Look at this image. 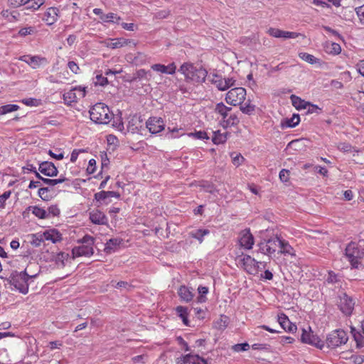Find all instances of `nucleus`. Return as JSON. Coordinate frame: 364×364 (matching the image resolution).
Wrapping results in <instances>:
<instances>
[{
  "label": "nucleus",
  "mask_w": 364,
  "mask_h": 364,
  "mask_svg": "<svg viewBox=\"0 0 364 364\" xmlns=\"http://www.w3.org/2000/svg\"><path fill=\"white\" fill-rule=\"evenodd\" d=\"M72 259L68 253L60 252L54 256V262L57 268H63L70 263V260Z\"/></svg>",
  "instance_id": "393cba45"
},
{
  "label": "nucleus",
  "mask_w": 364,
  "mask_h": 364,
  "mask_svg": "<svg viewBox=\"0 0 364 364\" xmlns=\"http://www.w3.org/2000/svg\"><path fill=\"white\" fill-rule=\"evenodd\" d=\"M190 136H192L193 138L197 139H208L209 136L205 132L198 131L194 133L190 134Z\"/></svg>",
  "instance_id": "13d9d810"
},
{
  "label": "nucleus",
  "mask_w": 364,
  "mask_h": 364,
  "mask_svg": "<svg viewBox=\"0 0 364 364\" xmlns=\"http://www.w3.org/2000/svg\"><path fill=\"white\" fill-rule=\"evenodd\" d=\"M151 69L154 71L166 73V65L161 63H156L151 65Z\"/></svg>",
  "instance_id": "0e129e2a"
},
{
  "label": "nucleus",
  "mask_w": 364,
  "mask_h": 364,
  "mask_svg": "<svg viewBox=\"0 0 364 364\" xmlns=\"http://www.w3.org/2000/svg\"><path fill=\"white\" fill-rule=\"evenodd\" d=\"M36 173V176L43 181V182L48 185H50L51 186H54L60 183H62L64 181V178H58V179H51V178H43L39 173L35 171Z\"/></svg>",
  "instance_id": "09e8293b"
},
{
  "label": "nucleus",
  "mask_w": 364,
  "mask_h": 364,
  "mask_svg": "<svg viewBox=\"0 0 364 364\" xmlns=\"http://www.w3.org/2000/svg\"><path fill=\"white\" fill-rule=\"evenodd\" d=\"M281 244V237L275 236L269 240H264L259 245L260 251L268 256L274 255L279 250Z\"/></svg>",
  "instance_id": "9b49d317"
},
{
  "label": "nucleus",
  "mask_w": 364,
  "mask_h": 364,
  "mask_svg": "<svg viewBox=\"0 0 364 364\" xmlns=\"http://www.w3.org/2000/svg\"><path fill=\"white\" fill-rule=\"evenodd\" d=\"M100 20L105 23H119L121 21V18L116 14L108 13L107 14L102 15Z\"/></svg>",
  "instance_id": "58836bf2"
},
{
  "label": "nucleus",
  "mask_w": 364,
  "mask_h": 364,
  "mask_svg": "<svg viewBox=\"0 0 364 364\" xmlns=\"http://www.w3.org/2000/svg\"><path fill=\"white\" fill-rule=\"evenodd\" d=\"M301 341L303 343L314 346L318 349H322L324 346V342L314 331L309 326L306 328L301 329Z\"/></svg>",
  "instance_id": "6e6552de"
},
{
  "label": "nucleus",
  "mask_w": 364,
  "mask_h": 364,
  "mask_svg": "<svg viewBox=\"0 0 364 364\" xmlns=\"http://www.w3.org/2000/svg\"><path fill=\"white\" fill-rule=\"evenodd\" d=\"M109 197H115L118 198L120 197V194L116 191H101L95 194V198L98 201L105 200L106 198Z\"/></svg>",
  "instance_id": "2f4dec72"
},
{
  "label": "nucleus",
  "mask_w": 364,
  "mask_h": 364,
  "mask_svg": "<svg viewBox=\"0 0 364 364\" xmlns=\"http://www.w3.org/2000/svg\"><path fill=\"white\" fill-rule=\"evenodd\" d=\"M45 241H50L53 243H58L62 240V235L56 229H50L43 233Z\"/></svg>",
  "instance_id": "a878e982"
},
{
  "label": "nucleus",
  "mask_w": 364,
  "mask_h": 364,
  "mask_svg": "<svg viewBox=\"0 0 364 364\" xmlns=\"http://www.w3.org/2000/svg\"><path fill=\"white\" fill-rule=\"evenodd\" d=\"M19 109V105H16V104H7L6 105H1L0 107V116L16 112Z\"/></svg>",
  "instance_id": "ea45409f"
},
{
  "label": "nucleus",
  "mask_w": 364,
  "mask_h": 364,
  "mask_svg": "<svg viewBox=\"0 0 364 364\" xmlns=\"http://www.w3.org/2000/svg\"><path fill=\"white\" fill-rule=\"evenodd\" d=\"M348 337L344 330H334L326 338V345L330 348H336L347 343Z\"/></svg>",
  "instance_id": "9d476101"
},
{
  "label": "nucleus",
  "mask_w": 364,
  "mask_h": 364,
  "mask_svg": "<svg viewBox=\"0 0 364 364\" xmlns=\"http://www.w3.org/2000/svg\"><path fill=\"white\" fill-rule=\"evenodd\" d=\"M21 102L26 106H40L41 105V101L37 98H24Z\"/></svg>",
  "instance_id": "603ef678"
},
{
  "label": "nucleus",
  "mask_w": 364,
  "mask_h": 364,
  "mask_svg": "<svg viewBox=\"0 0 364 364\" xmlns=\"http://www.w3.org/2000/svg\"><path fill=\"white\" fill-rule=\"evenodd\" d=\"M210 234V231L207 229H198L189 233V236L198 240L201 244L203 242V237Z\"/></svg>",
  "instance_id": "f704fd0d"
},
{
  "label": "nucleus",
  "mask_w": 364,
  "mask_h": 364,
  "mask_svg": "<svg viewBox=\"0 0 364 364\" xmlns=\"http://www.w3.org/2000/svg\"><path fill=\"white\" fill-rule=\"evenodd\" d=\"M48 214V218L50 215H53V217H56L60 214V210L58 208V205H53L50 206L47 210Z\"/></svg>",
  "instance_id": "4d7b16f0"
},
{
  "label": "nucleus",
  "mask_w": 364,
  "mask_h": 364,
  "mask_svg": "<svg viewBox=\"0 0 364 364\" xmlns=\"http://www.w3.org/2000/svg\"><path fill=\"white\" fill-rule=\"evenodd\" d=\"M279 178L282 182L287 183L289 179V171L287 169H282L279 173Z\"/></svg>",
  "instance_id": "bf43d9fd"
},
{
  "label": "nucleus",
  "mask_w": 364,
  "mask_h": 364,
  "mask_svg": "<svg viewBox=\"0 0 364 364\" xmlns=\"http://www.w3.org/2000/svg\"><path fill=\"white\" fill-rule=\"evenodd\" d=\"M68 68L75 74L78 73L80 68L74 61H68Z\"/></svg>",
  "instance_id": "338daca9"
},
{
  "label": "nucleus",
  "mask_w": 364,
  "mask_h": 364,
  "mask_svg": "<svg viewBox=\"0 0 364 364\" xmlns=\"http://www.w3.org/2000/svg\"><path fill=\"white\" fill-rule=\"evenodd\" d=\"M351 333L356 342L357 346L361 348L364 345V336L360 331H357L355 327H351Z\"/></svg>",
  "instance_id": "a19ab883"
},
{
  "label": "nucleus",
  "mask_w": 364,
  "mask_h": 364,
  "mask_svg": "<svg viewBox=\"0 0 364 364\" xmlns=\"http://www.w3.org/2000/svg\"><path fill=\"white\" fill-rule=\"evenodd\" d=\"M89 220L92 224L97 225H107L108 223L106 215L99 209H93L90 211Z\"/></svg>",
  "instance_id": "a211bd4d"
},
{
  "label": "nucleus",
  "mask_w": 364,
  "mask_h": 364,
  "mask_svg": "<svg viewBox=\"0 0 364 364\" xmlns=\"http://www.w3.org/2000/svg\"><path fill=\"white\" fill-rule=\"evenodd\" d=\"M105 47L111 49L120 48L127 46H136V43L133 40L124 38H109L102 43Z\"/></svg>",
  "instance_id": "4468645a"
},
{
  "label": "nucleus",
  "mask_w": 364,
  "mask_h": 364,
  "mask_svg": "<svg viewBox=\"0 0 364 364\" xmlns=\"http://www.w3.org/2000/svg\"><path fill=\"white\" fill-rule=\"evenodd\" d=\"M213 81L216 87L220 90H227L235 83V80L233 77L222 78L218 75H215Z\"/></svg>",
  "instance_id": "b1692460"
},
{
  "label": "nucleus",
  "mask_w": 364,
  "mask_h": 364,
  "mask_svg": "<svg viewBox=\"0 0 364 364\" xmlns=\"http://www.w3.org/2000/svg\"><path fill=\"white\" fill-rule=\"evenodd\" d=\"M49 191L50 190L48 188H41L38 190V195L43 200H48L50 198Z\"/></svg>",
  "instance_id": "6e6d98bb"
},
{
  "label": "nucleus",
  "mask_w": 364,
  "mask_h": 364,
  "mask_svg": "<svg viewBox=\"0 0 364 364\" xmlns=\"http://www.w3.org/2000/svg\"><path fill=\"white\" fill-rule=\"evenodd\" d=\"M357 15L362 23H364V5L356 9Z\"/></svg>",
  "instance_id": "774afa93"
},
{
  "label": "nucleus",
  "mask_w": 364,
  "mask_h": 364,
  "mask_svg": "<svg viewBox=\"0 0 364 364\" xmlns=\"http://www.w3.org/2000/svg\"><path fill=\"white\" fill-rule=\"evenodd\" d=\"M267 33L274 38H296L299 33L295 32L284 31L277 28H270Z\"/></svg>",
  "instance_id": "4be33fe9"
},
{
  "label": "nucleus",
  "mask_w": 364,
  "mask_h": 364,
  "mask_svg": "<svg viewBox=\"0 0 364 364\" xmlns=\"http://www.w3.org/2000/svg\"><path fill=\"white\" fill-rule=\"evenodd\" d=\"M279 254L284 256L295 257L296 253L294 248L289 244L288 241H286L282 237L280 240V247H279Z\"/></svg>",
  "instance_id": "cd10ccee"
},
{
  "label": "nucleus",
  "mask_w": 364,
  "mask_h": 364,
  "mask_svg": "<svg viewBox=\"0 0 364 364\" xmlns=\"http://www.w3.org/2000/svg\"><path fill=\"white\" fill-rule=\"evenodd\" d=\"M29 210H32V213L38 218L41 220H45V218H48V213L46 209L39 207L38 205L29 206Z\"/></svg>",
  "instance_id": "e433bc0d"
},
{
  "label": "nucleus",
  "mask_w": 364,
  "mask_h": 364,
  "mask_svg": "<svg viewBox=\"0 0 364 364\" xmlns=\"http://www.w3.org/2000/svg\"><path fill=\"white\" fill-rule=\"evenodd\" d=\"M146 126L150 133L153 134H156L161 132L166 127L164 120L161 117H150L147 120Z\"/></svg>",
  "instance_id": "dca6fc26"
},
{
  "label": "nucleus",
  "mask_w": 364,
  "mask_h": 364,
  "mask_svg": "<svg viewBox=\"0 0 364 364\" xmlns=\"http://www.w3.org/2000/svg\"><path fill=\"white\" fill-rule=\"evenodd\" d=\"M32 240L31 241L32 245L35 247H40L45 241L43 234L32 235Z\"/></svg>",
  "instance_id": "8fccbe9b"
},
{
  "label": "nucleus",
  "mask_w": 364,
  "mask_h": 364,
  "mask_svg": "<svg viewBox=\"0 0 364 364\" xmlns=\"http://www.w3.org/2000/svg\"><path fill=\"white\" fill-rule=\"evenodd\" d=\"M38 33V30L35 26H26L24 28H21L18 31V36L21 37H26L30 35H36Z\"/></svg>",
  "instance_id": "79ce46f5"
},
{
  "label": "nucleus",
  "mask_w": 364,
  "mask_h": 364,
  "mask_svg": "<svg viewBox=\"0 0 364 364\" xmlns=\"http://www.w3.org/2000/svg\"><path fill=\"white\" fill-rule=\"evenodd\" d=\"M122 243L121 239L114 238L109 240L106 244L105 247V251L106 253H111L117 250V248Z\"/></svg>",
  "instance_id": "c9c22d12"
},
{
  "label": "nucleus",
  "mask_w": 364,
  "mask_h": 364,
  "mask_svg": "<svg viewBox=\"0 0 364 364\" xmlns=\"http://www.w3.org/2000/svg\"><path fill=\"white\" fill-rule=\"evenodd\" d=\"M277 321L282 326V328L287 332H294L296 329L295 324L292 323L287 314L280 313L277 315Z\"/></svg>",
  "instance_id": "5701e85b"
},
{
  "label": "nucleus",
  "mask_w": 364,
  "mask_h": 364,
  "mask_svg": "<svg viewBox=\"0 0 364 364\" xmlns=\"http://www.w3.org/2000/svg\"><path fill=\"white\" fill-rule=\"evenodd\" d=\"M338 148L339 150H341L343 152H353V148L352 147V146L347 143H341L338 146Z\"/></svg>",
  "instance_id": "680f3d73"
},
{
  "label": "nucleus",
  "mask_w": 364,
  "mask_h": 364,
  "mask_svg": "<svg viewBox=\"0 0 364 364\" xmlns=\"http://www.w3.org/2000/svg\"><path fill=\"white\" fill-rule=\"evenodd\" d=\"M355 301L352 297L343 293L340 296L339 308L346 315H350L354 309Z\"/></svg>",
  "instance_id": "f3484780"
},
{
  "label": "nucleus",
  "mask_w": 364,
  "mask_h": 364,
  "mask_svg": "<svg viewBox=\"0 0 364 364\" xmlns=\"http://www.w3.org/2000/svg\"><path fill=\"white\" fill-rule=\"evenodd\" d=\"M290 100L292 106L296 110H301V109H307L308 105H310V102H307V101L301 100L300 97L295 95H291Z\"/></svg>",
  "instance_id": "7c9ffc66"
},
{
  "label": "nucleus",
  "mask_w": 364,
  "mask_h": 364,
  "mask_svg": "<svg viewBox=\"0 0 364 364\" xmlns=\"http://www.w3.org/2000/svg\"><path fill=\"white\" fill-rule=\"evenodd\" d=\"M86 94V87L83 86H75L63 95V100L65 105L70 106L73 103H77L80 99H82Z\"/></svg>",
  "instance_id": "1a4fd4ad"
},
{
  "label": "nucleus",
  "mask_w": 364,
  "mask_h": 364,
  "mask_svg": "<svg viewBox=\"0 0 364 364\" xmlns=\"http://www.w3.org/2000/svg\"><path fill=\"white\" fill-rule=\"evenodd\" d=\"M255 109V105H252L250 102H246L245 105H240V110L244 114H251L254 112Z\"/></svg>",
  "instance_id": "3c124183"
},
{
  "label": "nucleus",
  "mask_w": 364,
  "mask_h": 364,
  "mask_svg": "<svg viewBox=\"0 0 364 364\" xmlns=\"http://www.w3.org/2000/svg\"><path fill=\"white\" fill-rule=\"evenodd\" d=\"M205 309H203L202 308H200V307H196L194 308V314H195V316L198 318V319H203L205 316Z\"/></svg>",
  "instance_id": "052dcab7"
},
{
  "label": "nucleus",
  "mask_w": 364,
  "mask_h": 364,
  "mask_svg": "<svg viewBox=\"0 0 364 364\" xmlns=\"http://www.w3.org/2000/svg\"><path fill=\"white\" fill-rule=\"evenodd\" d=\"M198 296L197 297V301L198 303H204L206 301V294L208 293V288L204 286H199L198 287Z\"/></svg>",
  "instance_id": "c03bdc74"
},
{
  "label": "nucleus",
  "mask_w": 364,
  "mask_h": 364,
  "mask_svg": "<svg viewBox=\"0 0 364 364\" xmlns=\"http://www.w3.org/2000/svg\"><path fill=\"white\" fill-rule=\"evenodd\" d=\"M176 66L174 63H171L168 65H165V73L173 75L176 72Z\"/></svg>",
  "instance_id": "69168bd1"
},
{
  "label": "nucleus",
  "mask_w": 364,
  "mask_h": 364,
  "mask_svg": "<svg viewBox=\"0 0 364 364\" xmlns=\"http://www.w3.org/2000/svg\"><path fill=\"white\" fill-rule=\"evenodd\" d=\"M60 13L57 7H50L44 13L43 21L48 26H53L59 19Z\"/></svg>",
  "instance_id": "aec40b11"
},
{
  "label": "nucleus",
  "mask_w": 364,
  "mask_h": 364,
  "mask_svg": "<svg viewBox=\"0 0 364 364\" xmlns=\"http://www.w3.org/2000/svg\"><path fill=\"white\" fill-rule=\"evenodd\" d=\"M299 57L310 64H315L317 63V59L313 55L305 52L299 53Z\"/></svg>",
  "instance_id": "de8ad7c7"
},
{
  "label": "nucleus",
  "mask_w": 364,
  "mask_h": 364,
  "mask_svg": "<svg viewBox=\"0 0 364 364\" xmlns=\"http://www.w3.org/2000/svg\"><path fill=\"white\" fill-rule=\"evenodd\" d=\"M178 71L183 75L184 80L187 83L193 85L203 82L207 74L206 70L201 66L191 62L182 63Z\"/></svg>",
  "instance_id": "f257e3e1"
},
{
  "label": "nucleus",
  "mask_w": 364,
  "mask_h": 364,
  "mask_svg": "<svg viewBox=\"0 0 364 364\" xmlns=\"http://www.w3.org/2000/svg\"><path fill=\"white\" fill-rule=\"evenodd\" d=\"M227 135H228L227 132H221L220 131L214 132L213 137H212V141L215 144H224L227 141Z\"/></svg>",
  "instance_id": "4c0bfd02"
},
{
  "label": "nucleus",
  "mask_w": 364,
  "mask_h": 364,
  "mask_svg": "<svg viewBox=\"0 0 364 364\" xmlns=\"http://www.w3.org/2000/svg\"><path fill=\"white\" fill-rule=\"evenodd\" d=\"M345 255L352 267L357 269L360 264V259L364 257V247L351 242L346 247Z\"/></svg>",
  "instance_id": "423d86ee"
},
{
  "label": "nucleus",
  "mask_w": 364,
  "mask_h": 364,
  "mask_svg": "<svg viewBox=\"0 0 364 364\" xmlns=\"http://www.w3.org/2000/svg\"><path fill=\"white\" fill-rule=\"evenodd\" d=\"M37 274L29 275L27 269L24 271L18 272H15L10 277V283L19 292L26 294L29 289V280L35 278Z\"/></svg>",
  "instance_id": "20e7f679"
},
{
  "label": "nucleus",
  "mask_w": 364,
  "mask_h": 364,
  "mask_svg": "<svg viewBox=\"0 0 364 364\" xmlns=\"http://www.w3.org/2000/svg\"><path fill=\"white\" fill-rule=\"evenodd\" d=\"M238 242L242 248L247 250L252 249L255 244V238L250 229H245L240 232Z\"/></svg>",
  "instance_id": "2eb2a0df"
},
{
  "label": "nucleus",
  "mask_w": 364,
  "mask_h": 364,
  "mask_svg": "<svg viewBox=\"0 0 364 364\" xmlns=\"http://www.w3.org/2000/svg\"><path fill=\"white\" fill-rule=\"evenodd\" d=\"M77 245L72 249V259L76 257H90L94 254L95 238L86 235L77 241Z\"/></svg>",
  "instance_id": "7ed1b4c3"
},
{
  "label": "nucleus",
  "mask_w": 364,
  "mask_h": 364,
  "mask_svg": "<svg viewBox=\"0 0 364 364\" xmlns=\"http://www.w3.org/2000/svg\"><path fill=\"white\" fill-rule=\"evenodd\" d=\"M326 49L328 53L333 55H338L341 52V47L338 43H328L326 45Z\"/></svg>",
  "instance_id": "a18cd8bd"
},
{
  "label": "nucleus",
  "mask_w": 364,
  "mask_h": 364,
  "mask_svg": "<svg viewBox=\"0 0 364 364\" xmlns=\"http://www.w3.org/2000/svg\"><path fill=\"white\" fill-rule=\"evenodd\" d=\"M39 170L42 173L48 176H54L58 174V168L50 161H43L40 164Z\"/></svg>",
  "instance_id": "412c9836"
},
{
  "label": "nucleus",
  "mask_w": 364,
  "mask_h": 364,
  "mask_svg": "<svg viewBox=\"0 0 364 364\" xmlns=\"http://www.w3.org/2000/svg\"><path fill=\"white\" fill-rule=\"evenodd\" d=\"M229 318L225 315H221L220 317L215 322V327L217 329H225L228 324Z\"/></svg>",
  "instance_id": "49530a36"
},
{
  "label": "nucleus",
  "mask_w": 364,
  "mask_h": 364,
  "mask_svg": "<svg viewBox=\"0 0 364 364\" xmlns=\"http://www.w3.org/2000/svg\"><path fill=\"white\" fill-rule=\"evenodd\" d=\"M90 119L100 124H109L114 117L113 113L109 108L103 102H97L90 108L89 112Z\"/></svg>",
  "instance_id": "f03ea898"
},
{
  "label": "nucleus",
  "mask_w": 364,
  "mask_h": 364,
  "mask_svg": "<svg viewBox=\"0 0 364 364\" xmlns=\"http://www.w3.org/2000/svg\"><path fill=\"white\" fill-rule=\"evenodd\" d=\"M178 364H209L208 361L198 355L187 354L177 359Z\"/></svg>",
  "instance_id": "6ab92c4d"
},
{
  "label": "nucleus",
  "mask_w": 364,
  "mask_h": 364,
  "mask_svg": "<svg viewBox=\"0 0 364 364\" xmlns=\"http://www.w3.org/2000/svg\"><path fill=\"white\" fill-rule=\"evenodd\" d=\"M43 0H20L17 6H24L26 9L38 10L43 4Z\"/></svg>",
  "instance_id": "c85d7f7f"
},
{
  "label": "nucleus",
  "mask_w": 364,
  "mask_h": 364,
  "mask_svg": "<svg viewBox=\"0 0 364 364\" xmlns=\"http://www.w3.org/2000/svg\"><path fill=\"white\" fill-rule=\"evenodd\" d=\"M300 122V117L299 114H293L290 118H286L280 122V127L282 129H288L295 127Z\"/></svg>",
  "instance_id": "c756f323"
},
{
  "label": "nucleus",
  "mask_w": 364,
  "mask_h": 364,
  "mask_svg": "<svg viewBox=\"0 0 364 364\" xmlns=\"http://www.w3.org/2000/svg\"><path fill=\"white\" fill-rule=\"evenodd\" d=\"M20 60L26 63L33 69H38L48 64V60L46 57L40 55H26L20 57Z\"/></svg>",
  "instance_id": "ddd939ff"
},
{
  "label": "nucleus",
  "mask_w": 364,
  "mask_h": 364,
  "mask_svg": "<svg viewBox=\"0 0 364 364\" xmlns=\"http://www.w3.org/2000/svg\"><path fill=\"white\" fill-rule=\"evenodd\" d=\"M177 293L181 300L185 302L191 301L194 296L192 290L185 285L179 287Z\"/></svg>",
  "instance_id": "bb28decb"
},
{
  "label": "nucleus",
  "mask_w": 364,
  "mask_h": 364,
  "mask_svg": "<svg viewBox=\"0 0 364 364\" xmlns=\"http://www.w3.org/2000/svg\"><path fill=\"white\" fill-rule=\"evenodd\" d=\"M241 267L249 274L255 275L259 271V264L261 262H257L251 256L245 255L240 259Z\"/></svg>",
  "instance_id": "f8f14e48"
},
{
  "label": "nucleus",
  "mask_w": 364,
  "mask_h": 364,
  "mask_svg": "<svg viewBox=\"0 0 364 364\" xmlns=\"http://www.w3.org/2000/svg\"><path fill=\"white\" fill-rule=\"evenodd\" d=\"M246 89L242 87H236L230 89L226 94L225 101L232 106H239L246 99Z\"/></svg>",
  "instance_id": "0eeeda50"
},
{
  "label": "nucleus",
  "mask_w": 364,
  "mask_h": 364,
  "mask_svg": "<svg viewBox=\"0 0 364 364\" xmlns=\"http://www.w3.org/2000/svg\"><path fill=\"white\" fill-rule=\"evenodd\" d=\"M1 15L9 22H14L18 19V13L11 11L9 10H4L1 12Z\"/></svg>",
  "instance_id": "37998d69"
},
{
  "label": "nucleus",
  "mask_w": 364,
  "mask_h": 364,
  "mask_svg": "<svg viewBox=\"0 0 364 364\" xmlns=\"http://www.w3.org/2000/svg\"><path fill=\"white\" fill-rule=\"evenodd\" d=\"M11 191H5L3 194L0 195V207L4 208L5 206L6 200L10 197Z\"/></svg>",
  "instance_id": "e2e57ef3"
},
{
  "label": "nucleus",
  "mask_w": 364,
  "mask_h": 364,
  "mask_svg": "<svg viewBox=\"0 0 364 364\" xmlns=\"http://www.w3.org/2000/svg\"><path fill=\"white\" fill-rule=\"evenodd\" d=\"M10 359L6 349H0V364H9Z\"/></svg>",
  "instance_id": "864d4df0"
},
{
  "label": "nucleus",
  "mask_w": 364,
  "mask_h": 364,
  "mask_svg": "<svg viewBox=\"0 0 364 364\" xmlns=\"http://www.w3.org/2000/svg\"><path fill=\"white\" fill-rule=\"evenodd\" d=\"M232 349L236 353L247 351L250 349V345L247 343L236 344L232 346Z\"/></svg>",
  "instance_id": "5fc2aeb1"
},
{
  "label": "nucleus",
  "mask_w": 364,
  "mask_h": 364,
  "mask_svg": "<svg viewBox=\"0 0 364 364\" xmlns=\"http://www.w3.org/2000/svg\"><path fill=\"white\" fill-rule=\"evenodd\" d=\"M190 186H199L205 189L208 193H213L215 190L213 183L207 181H194L190 184Z\"/></svg>",
  "instance_id": "473e14b6"
},
{
  "label": "nucleus",
  "mask_w": 364,
  "mask_h": 364,
  "mask_svg": "<svg viewBox=\"0 0 364 364\" xmlns=\"http://www.w3.org/2000/svg\"><path fill=\"white\" fill-rule=\"evenodd\" d=\"M232 111L230 107H226L223 102H218L215 107V113L221 117L220 124L223 127L237 125L239 119L235 114H230Z\"/></svg>",
  "instance_id": "39448f33"
},
{
  "label": "nucleus",
  "mask_w": 364,
  "mask_h": 364,
  "mask_svg": "<svg viewBox=\"0 0 364 364\" xmlns=\"http://www.w3.org/2000/svg\"><path fill=\"white\" fill-rule=\"evenodd\" d=\"M176 312L177 315L181 318L183 323L186 326H190L189 321L188 319V308L183 306H178L176 307Z\"/></svg>",
  "instance_id": "72a5a7b5"
}]
</instances>
